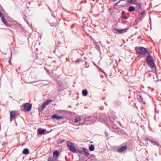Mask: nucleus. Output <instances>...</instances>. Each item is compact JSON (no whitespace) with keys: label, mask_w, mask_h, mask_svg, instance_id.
Wrapping results in <instances>:
<instances>
[{"label":"nucleus","mask_w":161,"mask_h":161,"mask_svg":"<svg viewBox=\"0 0 161 161\" xmlns=\"http://www.w3.org/2000/svg\"><path fill=\"white\" fill-rule=\"evenodd\" d=\"M146 59L148 65L154 70H156V68L155 66V63L153 57L150 56H148L147 57Z\"/></svg>","instance_id":"nucleus-1"},{"label":"nucleus","mask_w":161,"mask_h":161,"mask_svg":"<svg viewBox=\"0 0 161 161\" xmlns=\"http://www.w3.org/2000/svg\"><path fill=\"white\" fill-rule=\"evenodd\" d=\"M135 49L137 53L143 55H145L147 52L146 49L142 47H136Z\"/></svg>","instance_id":"nucleus-2"},{"label":"nucleus","mask_w":161,"mask_h":161,"mask_svg":"<svg viewBox=\"0 0 161 161\" xmlns=\"http://www.w3.org/2000/svg\"><path fill=\"white\" fill-rule=\"evenodd\" d=\"M58 88L57 90L58 91H61L67 87V84L65 82H62L61 83H58Z\"/></svg>","instance_id":"nucleus-3"},{"label":"nucleus","mask_w":161,"mask_h":161,"mask_svg":"<svg viewBox=\"0 0 161 161\" xmlns=\"http://www.w3.org/2000/svg\"><path fill=\"white\" fill-rule=\"evenodd\" d=\"M67 145L69 150L73 153H76V150L72 143L69 141L67 142Z\"/></svg>","instance_id":"nucleus-4"},{"label":"nucleus","mask_w":161,"mask_h":161,"mask_svg":"<svg viewBox=\"0 0 161 161\" xmlns=\"http://www.w3.org/2000/svg\"><path fill=\"white\" fill-rule=\"evenodd\" d=\"M32 104L30 103H26L23 104V108L24 110L27 111H29L31 109Z\"/></svg>","instance_id":"nucleus-5"},{"label":"nucleus","mask_w":161,"mask_h":161,"mask_svg":"<svg viewBox=\"0 0 161 161\" xmlns=\"http://www.w3.org/2000/svg\"><path fill=\"white\" fill-rule=\"evenodd\" d=\"M81 120L82 119L80 117H77L75 118L73 122L74 124L78 123L76 125H79L80 123L83 122L81 121Z\"/></svg>","instance_id":"nucleus-6"},{"label":"nucleus","mask_w":161,"mask_h":161,"mask_svg":"<svg viewBox=\"0 0 161 161\" xmlns=\"http://www.w3.org/2000/svg\"><path fill=\"white\" fill-rule=\"evenodd\" d=\"M16 112L15 111H12L10 112V121L11 122L16 115Z\"/></svg>","instance_id":"nucleus-7"},{"label":"nucleus","mask_w":161,"mask_h":161,"mask_svg":"<svg viewBox=\"0 0 161 161\" xmlns=\"http://www.w3.org/2000/svg\"><path fill=\"white\" fill-rule=\"evenodd\" d=\"M127 147L126 146H122L120 148H118L117 150V152L119 153H122L125 151Z\"/></svg>","instance_id":"nucleus-8"},{"label":"nucleus","mask_w":161,"mask_h":161,"mask_svg":"<svg viewBox=\"0 0 161 161\" xmlns=\"http://www.w3.org/2000/svg\"><path fill=\"white\" fill-rule=\"evenodd\" d=\"M51 102V99L47 100L41 106L42 108L43 109L46 106L48 105Z\"/></svg>","instance_id":"nucleus-9"},{"label":"nucleus","mask_w":161,"mask_h":161,"mask_svg":"<svg viewBox=\"0 0 161 161\" xmlns=\"http://www.w3.org/2000/svg\"><path fill=\"white\" fill-rule=\"evenodd\" d=\"M127 29H125L123 30H118L116 29H114V31H115L116 33H118L119 34H121L127 31Z\"/></svg>","instance_id":"nucleus-10"},{"label":"nucleus","mask_w":161,"mask_h":161,"mask_svg":"<svg viewBox=\"0 0 161 161\" xmlns=\"http://www.w3.org/2000/svg\"><path fill=\"white\" fill-rule=\"evenodd\" d=\"M52 118L53 119H63L64 118L62 116H57L56 115L54 114L52 116Z\"/></svg>","instance_id":"nucleus-11"},{"label":"nucleus","mask_w":161,"mask_h":161,"mask_svg":"<svg viewBox=\"0 0 161 161\" xmlns=\"http://www.w3.org/2000/svg\"><path fill=\"white\" fill-rule=\"evenodd\" d=\"M53 157L55 159L58 158L59 156V152L58 150L55 151L53 154Z\"/></svg>","instance_id":"nucleus-12"},{"label":"nucleus","mask_w":161,"mask_h":161,"mask_svg":"<svg viewBox=\"0 0 161 161\" xmlns=\"http://www.w3.org/2000/svg\"><path fill=\"white\" fill-rule=\"evenodd\" d=\"M150 142L154 145H155L158 146L160 145L159 143L157 141L152 140H150Z\"/></svg>","instance_id":"nucleus-13"},{"label":"nucleus","mask_w":161,"mask_h":161,"mask_svg":"<svg viewBox=\"0 0 161 161\" xmlns=\"http://www.w3.org/2000/svg\"><path fill=\"white\" fill-rule=\"evenodd\" d=\"M2 18V20L4 23V25H6L7 26H9V24L8 23V22L6 21V20L5 19V18H4V17H3L1 18Z\"/></svg>","instance_id":"nucleus-14"},{"label":"nucleus","mask_w":161,"mask_h":161,"mask_svg":"<svg viewBox=\"0 0 161 161\" xmlns=\"http://www.w3.org/2000/svg\"><path fill=\"white\" fill-rule=\"evenodd\" d=\"M83 150L85 153V155L86 157L88 156L89 155V153H88V149L85 148H83Z\"/></svg>","instance_id":"nucleus-15"},{"label":"nucleus","mask_w":161,"mask_h":161,"mask_svg":"<svg viewBox=\"0 0 161 161\" xmlns=\"http://www.w3.org/2000/svg\"><path fill=\"white\" fill-rule=\"evenodd\" d=\"M88 93V92L86 89H84L82 91V94L84 96H86Z\"/></svg>","instance_id":"nucleus-16"},{"label":"nucleus","mask_w":161,"mask_h":161,"mask_svg":"<svg viewBox=\"0 0 161 161\" xmlns=\"http://www.w3.org/2000/svg\"><path fill=\"white\" fill-rule=\"evenodd\" d=\"M23 153L25 154H27L29 153V150L27 148H25L24 149Z\"/></svg>","instance_id":"nucleus-17"},{"label":"nucleus","mask_w":161,"mask_h":161,"mask_svg":"<svg viewBox=\"0 0 161 161\" xmlns=\"http://www.w3.org/2000/svg\"><path fill=\"white\" fill-rule=\"evenodd\" d=\"M127 3L131 4H135L136 2V0H127Z\"/></svg>","instance_id":"nucleus-18"},{"label":"nucleus","mask_w":161,"mask_h":161,"mask_svg":"<svg viewBox=\"0 0 161 161\" xmlns=\"http://www.w3.org/2000/svg\"><path fill=\"white\" fill-rule=\"evenodd\" d=\"M135 8L133 6H130L129 7L128 10L129 11L132 12L134 11Z\"/></svg>","instance_id":"nucleus-19"},{"label":"nucleus","mask_w":161,"mask_h":161,"mask_svg":"<svg viewBox=\"0 0 161 161\" xmlns=\"http://www.w3.org/2000/svg\"><path fill=\"white\" fill-rule=\"evenodd\" d=\"M56 70H53L52 72V73L53 75V76L55 78H58L59 77L58 75H57L56 74Z\"/></svg>","instance_id":"nucleus-20"},{"label":"nucleus","mask_w":161,"mask_h":161,"mask_svg":"<svg viewBox=\"0 0 161 161\" xmlns=\"http://www.w3.org/2000/svg\"><path fill=\"white\" fill-rule=\"evenodd\" d=\"M95 147L93 145H91L89 147V149L90 151H93L94 150Z\"/></svg>","instance_id":"nucleus-21"},{"label":"nucleus","mask_w":161,"mask_h":161,"mask_svg":"<svg viewBox=\"0 0 161 161\" xmlns=\"http://www.w3.org/2000/svg\"><path fill=\"white\" fill-rule=\"evenodd\" d=\"M144 17V16L142 15L141 14H139L138 15L137 19H139V20H141Z\"/></svg>","instance_id":"nucleus-22"},{"label":"nucleus","mask_w":161,"mask_h":161,"mask_svg":"<svg viewBox=\"0 0 161 161\" xmlns=\"http://www.w3.org/2000/svg\"><path fill=\"white\" fill-rule=\"evenodd\" d=\"M48 161H54V159L52 156H49L48 158Z\"/></svg>","instance_id":"nucleus-23"},{"label":"nucleus","mask_w":161,"mask_h":161,"mask_svg":"<svg viewBox=\"0 0 161 161\" xmlns=\"http://www.w3.org/2000/svg\"><path fill=\"white\" fill-rule=\"evenodd\" d=\"M136 7L138 8H140L142 7V4L141 3L137 4Z\"/></svg>","instance_id":"nucleus-24"},{"label":"nucleus","mask_w":161,"mask_h":161,"mask_svg":"<svg viewBox=\"0 0 161 161\" xmlns=\"http://www.w3.org/2000/svg\"><path fill=\"white\" fill-rule=\"evenodd\" d=\"M64 141H65L64 140L59 139L58 140V143H62Z\"/></svg>","instance_id":"nucleus-25"},{"label":"nucleus","mask_w":161,"mask_h":161,"mask_svg":"<svg viewBox=\"0 0 161 161\" xmlns=\"http://www.w3.org/2000/svg\"><path fill=\"white\" fill-rule=\"evenodd\" d=\"M46 131V130L43 129H41V135L43 134Z\"/></svg>","instance_id":"nucleus-26"},{"label":"nucleus","mask_w":161,"mask_h":161,"mask_svg":"<svg viewBox=\"0 0 161 161\" xmlns=\"http://www.w3.org/2000/svg\"><path fill=\"white\" fill-rule=\"evenodd\" d=\"M139 98H138V100H139L140 102H141L142 101V98L141 95H139Z\"/></svg>","instance_id":"nucleus-27"},{"label":"nucleus","mask_w":161,"mask_h":161,"mask_svg":"<svg viewBox=\"0 0 161 161\" xmlns=\"http://www.w3.org/2000/svg\"><path fill=\"white\" fill-rule=\"evenodd\" d=\"M40 134V128L38 129L37 132V135H39Z\"/></svg>","instance_id":"nucleus-28"},{"label":"nucleus","mask_w":161,"mask_h":161,"mask_svg":"<svg viewBox=\"0 0 161 161\" xmlns=\"http://www.w3.org/2000/svg\"><path fill=\"white\" fill-rule=\"evenodd\" d=\"M0 17L1 18L4 17L3 14L2 13L1 11L0 10Z\"/></svg>","instance_id":"nucleus-29"},{"label":"nucleus","mask_w":161,"mask_h":161,"mask_svg":"<svg viewBox=\"0 0 161 161\" xmlns=\"http://www.w3.org/2000/svg\"><path fill=\"white\" fill-rule=\"evenodd\" d=\"M145 11H143L141 13H140L139 14H141L142 15L144 16V14H145Z\"/></svg>","instance_id":"nucleus-30"},{"label":"nucleus","mask_w":161,"mask_h":161,"mask_svg":"<svg viewBox=\"0 0 161 161\" xmlns=\"http://www.w3.org/2000/svg\"><path fill=\"white\" fill-rule=\"evenodd\" d=\"M122 17L125 19H127V17L126 16H124V15L123 16H122Z\"/></svg>","instance_id":"nucleus-31"},{"label":"nucleus","mask_w":161,"mask_h":161,"mask_svg":"<svg viewBox=\"0 0 161 161\" xmlns=\"http://www.w3.org/2000/svg\"><path fill=\"white\" fill-rule=\"evenodd\" d=\"M80 62V61L78 60H77L76 61H75V62L77 63H79V62Z\"/></svg>","instance_id":"nucleus-32"},{"label":"nucleus","mask_w":161,"mask_h":161,"mask_svg":"<svg viewBox=\"0 0 161 161\" xmlns=\"http://www.w3.org/2000/svg\"><path fill=\"white\" fill-rule=\"evenodd\" d=\"M125 12H124V11H123L122 12V13H121V14H122V15H123V14H125Z\"/></svg>","instance_id":"nucleus-33"},{"label":"nucleus","mask_w":161,"mask_h":161,"mask_svg":"<svg viewBox=\"0 0 161 161\" xmlns=\"http://www.w3.org/2000/svg\"><path fill=\"white\" fill-rule=\"evenodd\" d=\"M122 1V0H119V2H118L117 3L118 4L119 3V2H120V1Z\"/></svg>","instance_id":"nucleus-34"},{"label":"nucleus","mask_w":161,"mask_h":161,"mask_svg":"<svg viewBox=\"0 0 161 161\" xmlns=\"http://www.w3.org/2000/svg\"><path fill=\"white\" fill-rule=\"evenodd\" d=\"M38 111H39V113L40 112V108H38Z\"/></svg>","instance_id":"nucleus-35"},{"label":"nucleus","mask_w":161,"mask_h":161,"mask_svg":"<svg viewBox=\"0 0 161 161\" xmlns=\"http://www.w3.org/2000/svg\"><path fill=\"white\" fill-rule=\"evenodd\" d=\"M10 59H11V58H10V59H9V63H10Z\"/></svg>","instance_id":"nucleus-36"},{"label":"nucleus","mask_w":161,"mask_h":161,"mask_svg":"<svg viewBox=\"0 0 161 161\" xmlns=\"http://www.w3.org/2000/svg\"><path fill=\"white\" fill-rule=\"evenodd\" d=\"M36 60H37V59H36L35 60V62H36Z\"/></svg>","instance_id":"nucleus-37"},{"label":"nucleus","mask_w":161,"mask_h":161,"mask_svg":"<svg viewBox=\"0 0 161 161\" xmlns=\"http://www.w3.org/2000/svg\"><path fill=\"white\" fill-rule=\"evenodd\" d=\"M118 4L117 3H115V4L116 5H117Z\"/></svg>","instance_id":"nucleus-38"},{"label":"nucleus","mask_w":161,"mask_h":161,"mask_svg":"<svg viewBox=\"0 0 161 161\" xmlns=\"http://www.w3.org/2000/svg\"><path fill=\"white\" fill-rule=\"evenodd\" d=\"M1 130V127L0 126V130Z\"/></svg>","instance_id":"nucleus-39"}]
</instances>
